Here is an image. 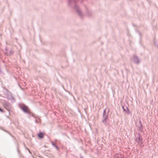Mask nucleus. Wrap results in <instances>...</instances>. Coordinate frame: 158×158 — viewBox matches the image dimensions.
<instances>
[{"instance_id": "obj_1", "label": "nucleus", "mask_w": 158, "mask_h": 158, "mask_svg": "<svg viewBox=\"0 0 158 158\" xmlns=\"http://www.w3.org/2000/svg\"><path fill=\"white\" fill-rule=\"evenodd\" d=\"M135 141L140 146H141L143 143V139L141 136L139 134H138L136 137Z\"/></svg>"}, {"instance_id": "obj_2", "label": "nucleus", "mask_w": 158, "mask_h": 158, "mask_svg": "<svg viewBox=\"0 0 158 158\" xmlns=\"http://www.w3.org/2000/svg\"><path fill=\"white\" fill-rule=\"evenodd\" d=\"M22 109L25 112L27 113L30 112V110L27 106H23L22 107Z\"/></svg>"}, {"instance_id": "obj_3", "label": "nucleus", "mask_w": 158, "mask_h": 158, "mask_svg": "<svg viewBox=\"0 0 158 158\" xmlns=\"http://www.w3.org/2000/svg\"><path fill=\"white\" fill-rule=\"evenodd\" d=\"M44 133L43 132H40L38 134V136L40 138H43Z\"/></svg>"}]
</instances>
